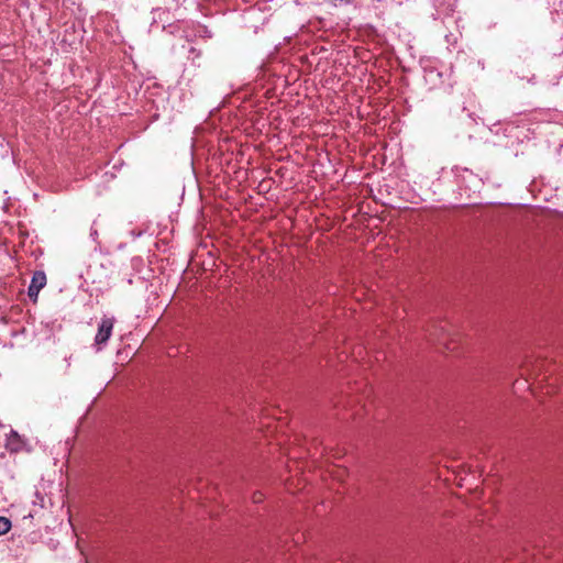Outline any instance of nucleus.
Returning a JSON list of instances; mask_svg holds the SVG:
<instances>
[{
	"label": "nucleus",
	"mask_w": 563,
	"mask_h": 563,
	"mask_svg": "<svg viewBox=\"0 0 563 563\" xmlns=\"http://www.w3.org/2000/svg\"><path fill=\"white\" fill-rule=\"evenodd\" d=\"M459 0H432V7L439 16H450L457 8Z\"/></svg>",
	"instance_id": "nucleus-1"
},
{
	"label": "nucleus",
	"mask_w": 563,
	"mask_h": 563,
	"mask_svg": "<svg viewBox=\"0 0 563 563\" xmlns=\"http://www.w3.org/2000/svg\"><path fill=\"white\" fill-rule=\"evenodd\" d=\"M46 285V275L43 271L34 272L31 284L27 288V295L31 298H36L40 290Z\"/></svg>",
	"instance_id": "nucleus-2"
},
{
	"label": "nucleus",
	"mask_w": 563,
	"mask_h": 563,
	"mask_svg": "<svg viewBox=\"0 0 563 563\" xmlns=\"http://www.w3.org/2000/svg\"><path fill=\"white\" fill-rule=\"evenodd\" d=\"M106 342V319H101L98 325V333L95 339V344L98 346L97 351L101 350V345Z\"/></svg>",
	"instance_id": "nucleus-3"
},
{
	"label": "nucleus",
	"mask_w": 563,
	"mask_h": 563,
	"mask_svg": "<svg viewBox=\"0 0 563 563\" xmlns=\"http://www.w3.org/2000/svg\"><path fill=\"white\" fill-rule=\"evenodd\" d=\"M12 523L9 518L0 516V536H3L10 531Z\"/></svg>",
	"instance_id": "nucleus-4"
},
{
	"label": "nucleus",
	"mask_w": 563,
	"mask_h": 563,
	"mask_svg": "<svg viewBox=\"0 0 563 563\" xmlns=\"http://www.w3.org/2000/svg\"><path fill=\"white\" fill-rule=\"evenodd\" d=\"M394 0H372L373 7L375 9H380L389 3H391Z\"/></svg>",
	"instance_id": "nucleus-5"
},
{
	"label": "nucleus",
	"mask_w": 563,
	"mask_h": 563,
	"mask_svg": "<svg viewBox=\"0 0 563 563\" xmlns=\"http://www.w3.org/2000/svg\"><path fill=\"white\" fill-rule=\"evenodd\" d=\"M167 9H176L183 0H163Z\"/></svg>",
	"instance_id": "nucleus-6"
},
{
	"label": "nucleus",
	"mask_w": 563,
	"mask_h": 563,
	"mask_svg": "<svg viewBox=\"0 0 563 563\" xmlns=\"http://www.w3.org/2000/svg\"><path fill=\"white\" fill-rule=\"evenodd\" d=\"M324 1L333 4L334 7H338V5L349 3L351 0H324Z\"/></svg>",
	"instance_id": "nucleus-7"
},
{
	"label": "nucleus",
	"mask_w": 563,
	"mask_h": 563,
	"mask_svg": "<svg viewBox=\"0 0 563 563\" xmlns=\"http://www.w3.org/2000/svg\"><path fill=\"white\" fill-rule=\"evenodd\" d=\"M253 501L254 503L262 501V494L261 493H255L254 496H253Z\"/></svg>",
	"instance_id": "nucleus-8"
},
{
	"label": "nucleus",
	"mask_w": 563,
	"mask_h": 563,
	"mask_svg": "<svg viewBox=\"0 0 563 563\" xmlns=\"http://www.w3.org/2000/svg\"><path fill=\"white\" fill-rule=\"evenodd\" d=\"M111 330H112V322H110V320L108 319V330H107L108 339H109V338H110V335H111Z\"/></svg>",
	"instance_id": "nucleus-9"
},
{
	"label": "nucleus",
	"mask_w": 563,
	"mask_h": 563,
	"mask_svg": "<svg viewBox=\"0 0 563 563\" xmlns=\"http://www.w3.org/2000/svg\"><path fill=\"white\" fill-rule=\"evenodd\" d=\"M90 235L93 238V240H95V239H96V236L98 235V232H97V230L95 229V224L91 227Z\"/></svg>",
	"instance_id": "nucleus-10"
},
{
	"label": "nucleus",
	"mask_w": 563,
	"mask_h": 563,
	"mask_svg": "<svg viewBox=\"0 0 563 563\" xmlns=\"http://www.w3.org/2000/svg\"><path fill=\"white\" fill-rule=\"evenodd\" d=\"M59 40L58 45L64 46L66 44V37H57Z\"/></svg>",
	"instance_id": "nucleus-11"
},
{
	"label": "nucleus",
	"mask_w": 563,
	"mask_h": 563,
	"mask_svg": "<svg viewBox=\"0 0 563 563\" xmlns=\"http://www.w3.org/2000/svg\"><path fill=\"white\" fill-rule=\"evenodd\" d=\"M461 21H462V18H461V16H459V18L456 19V21H455V22H456V25H457L456 31H457V32H460V33L462 32V31L460 30V25H459V23H460Z\"/></svg>",
	"instance_id": "nucleus-12"
},
{
	"label": "nucleus",
	"mask_w": 563,
	"mask_h": 563,
	"mask_svg": "<svg viewBox=\"0 0 563 563\" xmlns=\"http://www.w3.org/2000/svg\"><path fill=\"white\" fill-rule=\"evenodd\" d=\"M433 336H437V334L430 333V339L431 340H439L440 341V338H433Z\"/></svg>",
	"instance_id": "nucleus-13"
}]
</instances>
